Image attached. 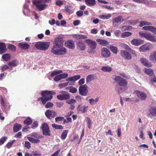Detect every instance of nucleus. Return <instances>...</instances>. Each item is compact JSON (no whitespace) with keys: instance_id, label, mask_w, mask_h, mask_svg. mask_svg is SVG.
<instances>
[{"instance_id":"f257e3e1","label":"nucleus","mask_w":156,"mask_h":156,"mask_svg":"<svg viewBox=\"0 0 156 156\" xmlns=\"http://www.w3.org/2000/svg\"><path fill=\"white\" fill-rule=\"evenodd\" d=\"M63 43L62 39L58 37L54 43L53 46L51 51L53 54L56 55H63L66 52V48L62 45Z\"/></svg>"},{"instance_id":"f03ea898","label":"nucleus","mask_w":156,"mask_h":156,"mask_svg":"<svg viewBox=\"0 0 156 156\" xmlns=\"http://www.w3.org/2000/svg\"><path fill=\"white\" fill-rule=\"evenodd\" d=\"M55 93V92L51 91H43L41 92L42 97L38 98V101L41 100L43 104H45L47 101L51 100L52 98V95Z\"/></svg>"},{"instance_id":"7ed1b4c3","label":"nucleus","mask_w":156,"mask_h":156,"mask_svg":"<svg viewBox=\"0 0 156 156\" xmlns=\"http://www.w3.org/2000/svg\"><path fill=\"white\" fill-rule=\"evenodd\" d=\"M139 23V26L140 27H142L145 25H148V26L144 27L142 28V29L143 30L150 31L154 34L156 33V27L152 26H149L152 25L151 23L146 21H141Z\"/></svg>"},{"instance_id":"20e7f679","label":"nucleus","mask_w":156,"mask_h":156,"mask_svg":"<svg viewBox=\"0 0 156 156\" xmlns=\"http://www.w3.org/2000/svg\"><path fill=\"white\" fill-rule=\"evenodd\" d=\"M42 136L38 133L35 132L31 134V136H28L27 139L29 141L32 143H37L40 141L39 139L41 138Z\"/></svg>"},{"instance_id":"39448f33","label":"nucleus","mask_w":156,"mask_h":156,"mask_svg":"<svg viewBox=\"0 0 156 156\" xmlns=\"http://www.w3.org/2000/svg\"><path fill=\"white\" fill-rule=\"evenodd\" d=\"M139 34L141 37H144L147 40L153 42L156 41V37L150 33L140 31L139 32Z\"/></svg>"},{"instance_id":"423d86ee","label":"nucleus","mask_w":156,"mask_h":156,"mask_svg":"<svg viewBox=\"0 0 156 156\" xmlns=\"http://www.w3.org/2000/svg\"><path fill=\"white\" fill-rule=\"evenodd\" d=\"M49 42H38L35 44V47L38 50L45 51L48 49L49 46Z\"/></svg>"},{"instance_id":"0eeeda50","label":"nucleus","mask_w":156,"mask_h":156,"mask_svg":"<svg viewBox=\"0 0 156 156\" xmlns=\"http://www.w3.org/2000/svg\"><path fill=\"white\" fill-rule=\"evenodd\" d=\"M33 3L34 5L36 6V9L39 11L44 10L48 6L47 4L42 3L37 0H34Z\"/></svg>"},{"instance_id":"6e6552de","label":"nucleus","mask_w":156,"mask_h":156,"mask_svg":"<svg viewBox=\"0 0 156 156\" xmlns=\"http://www.w3.org/2000/svg\"><path fill=\"white\" fill-rule=\"evenodd\" d=\"M115 80L119 85L121 86H125L127 84V82L125 80L119 76H115Z\"/></svg>"},{"instance_id":"1a4fd4ad","label":"nucleus","mask_w":156,"mask_h":156,"mask_svg":"<svg viewBox=\"0 0 156 156\" xmlns=\"http://www.w3.org/2000/svg\"><path fill=\"white\" fill-rule=\"evenodd\" d=\"M85 42L89 47L92 50H94L97 47V43L92 40L88 39L86 40Z\"/></svg>"},{"instance_id":"9d476101","label":"nucleus","mask_w":156,"mask_h":156,"mask_svg":"<svg viewBox=\"0 0 156 156\" xmlns=\"http://www.w3.org/2000/svg\"><path fill=\"white\" fill-rule=\"evenodd\" d=\"M62 73V71L61 70L56 69L53 71L51 74V76L52 77L57 74H59L62 79L66 78L68 76L67 73H64L60 74Z\"/></svg>"},{"instance_id":"9b49d317","label":"nucleus","mask_w":156,"mask_h":156,"mask_svg":"<svg viewBox=\"0 0 156 156\" xmlns=\"http://www.w3.org/2000/svg\"><path fill=\"white\" fill-rule=\"evenodd\" d=\"M87 87V86L86 84L80 86L79 89L80 94L82 96H86L88 92Z\"/></svg>"},{"instance_id":"f8f14e48","label":"nucleus","mask_w":156,"mask_h":156,"mask_svg":"<svg viewBox=\"0 0 156 156\" xmlns=\"http://www.w3.org/2000/svg\"><path fill=\"white\" fill-rule=\"evenodd\" d=\"M89 106L85 105H83L82 104L79 105L77 107V110L81 113H84L87 112Z\"/></svg>"},{"instance_id":"ddd939ff","label":"nucleus","mask_w":156,"mask_h":156,"mask_svg":"<svg viewBox=\"0 0 156 156\" xmlns=\"http://www.w3.org/2000/svg\"><path fill=\"white\" fill-rule=\"evenodd\" d=\"M45 114L46 117L49 119L54 118L57 115V113L53 110H47Z\"/></svg>"},{"instance_id":"4468645a","label":"nucleus","mask_w":156,"mask_h":156,"mask_svg":"<svg viewBox=\"0 0 156 156\" xmlns=\"http://www.w3.org/2000/svg\"><path fill=\"white\" fill-rule=\"evenodd\" d=\"M42 129L43 135L48 136L50 135L49 128L47 124H43L42 125Z\"/></svg>"},{"instance_id":"2eb2a0df","label":"nucleus","mask_w":156,"mask_h":156,"mask_svg":"<svg viewBox=\"0 0 156 156\" xmlns=\"http://www.w3.org/2000/svg\"><path fill=\"white\" fill-rule=\"evenodd\" d=\"M148 115L151 118L153 117H156V106H151L148 109Z\"/></svg>"},{"instance_id":"dca6fc26","label":"nucleus","mask_w":156,"mask_h":156,"mask_svg":"<svg viewBox=\"0 0 156 156\" xmlns=\"http://www.w3.org/2000/svg\"><path fill=\"white\" fill-rule=\"evenodd\" d=\"M135 92L136 94L138 97L142 100H145L147 97V95L144 92L136 90L135 91Z\"/></svg>"},{"instance_id":"f3484780","label":"nucleus","mask_w":156,"mask_h":156,"mask_svg":"<svg viewBox=\"0 0 156 156\" xmlns=\"http://www.w3.org/2000/svg\"><path fill=\"white\" fill-rule=\"evenodd\" d=\"M120 55L122 57L127 60H130L132 58L130 54L128 52L124 50L121 51Z\"/></svg>"},{"instance_id":"a211bd4d","label":"nucleus","mask_w":156,"mask_h":156,"mask_svg":"<svg viewBox=\"0 0 156 156\" xmlns=\"http://www.w3.org/2000/svg\"><path fill=\"white\" fill-rule=\"evenodd\" d=\"M122 19V16H120L115 18L112 20L113 25L114 27H117L118 25L121 23L122 22L121 20Z\"/></svg>"},{"instance_id":"6ab92c4d","label":"nucleus","mask_w":156,"mask_h":156,"mask_svg":"<svg viewBox=\"0 0 156 156\" xmlns=\"http://www.w3.org/2000/svg\"><path fill=\"white\" fill-rule=\"evenodd\" d=\"M110 51L107 48H103L101 50V55L104 57H109L110 56Z\"/></svg>"},{"instance_id":"aec40b11","label":"nucleus","mask_w":156,"mask_h":156,"mask_svg":"<svg viewBox=\"0 0 156 156\" xmlns=\"http://www.w3.org/2000/svg\"><path fill=\"white\" fill-rule=\"evenodd\" d=\"M65 46L68 48L73 49L75 47L74 42L72 40H70L65 43Z\"/></svg>"},{"instance_id":"412c9836","label":"nucleus","mask_w":156,"mask_h":156,"mask_svg":"<svg viewBox=\"0 0 156 156\" xmlns=\"http://www.w3.org/2000/svg\"><path fill=\"white\" fill-rule=\"evenodd\" d=\"M77 48L81 51L84 50L86 48V45L82 41H79L76 42Z\"/></svg>"},{"instance_id":"4be33fe9","label":"nucleus","mask_w":156,"mask_h":156,"mask_svg":"<svg viewBox=\"0 0 156 156\" xmlns=\"http://www.w3.org/2000/svg\"><path fill=\"white\" fill-rule=\"evenodd\" d=\"M143 41L140 39H134L131 41V43L134 45L139 46L143 43Z\"/></svg>"},{"instance_id":"5701e85b","label":"nucleus","mask_w":156,"mask_h":156,"mask_svg":"<svg viewBox=\"0 0 156 156\" xmlns=\"http://www.w3.org/2000/svg\"><path fill=\"white\" fill-rule=\"evenodd\" d=\"M18 46L22 49L27 50L30 47L29 44L23 42L20 43L18 44Z\"/></svg>"},{"instance_id":"b1692460","label":"nucleus","mask_w":156,"mask_h":156,"mask_svg":"<svg viewBox=\"0 0 156 156\" xmlns=\"http://www.w3.org/2000/svg\"><path fill=\"white\" fill-rule=\"evenodd\" d=\"M80 78V75H77L68 78L66 79V80L67 81H70L73 82L79 79Z\"/></svg>"},{"instance_id":"393cba45","label":"nucleus","mask_w":156,"mask_h":156,"mask_svg":"<svg viewBox=\"0 0 156 156\" xmlns=\"http://www.w3.org/2000/svg\"><path fill=\"white\" fill-rule=\"evenodd\" d=\"M140 62L144 66L147 67H151V64L149 63L148 60L145 58H141L140 60Z\"/></svg>"},{"instance_id":"a878e982","label":"nucleus","mask_w":156,"mask_h":156,"mask_svg":"<svg viewBox=\"0 0 156 156\" xmlns=\"http://www.w3.org/2000/svg\"><path fill=\"white\" fill-rule=\"evenodd\" d=\"M6 46L4 43L0 42V54H2L6 52Z\"/></svg>"},{"instance_id":"bb28decb","label":"nucleus","mask_w":156,"mask_h":156,"mask_svg":"<svg viewBox=\"0 0 156 156\" xmlns=\"http://www.w3.org/2000/svg\"><path fill=\"white\" fill-rule=\"evenodd\" d=\"M150 46L148 44H145L141 46L139 48V50L140 52H145L149 50L150 49Z\"/></svg>"},{"instance_id":"cd10ccee","label":"nucleus","mask_w":156,"mask_h":156,"mask_svg":"<svg viewBox=\"0 0 156 156\" xmlns=\"http://www.w3.org/2000/svg\"><path fill=\"white\" fill-rule=\"evenodd\" d=\"M112 14H108L106 15H99L98 17L102 19L105 20L109 19L112 16Z\"/></svg>"},{"instance_id":"c85d7f7f","label":"nucleus","mask_w":156,"mask_h":156,"mask_svg":"<svg viewBox=\"0 0 156 156\" xmlns=\"http://www.w3.org/2000/svg\"><path fill=\"white\" fill-rule=\"evenodd\" d=\"M22 126L20 124L15 123L13 127V131L14 132H17L19 131L21 128Z\"/></svg>"},{"instance_id":"c756f323","label":"nucleus","mask_w":156,"mask_h":156,"mask_svg":"<svg viewBox=\"0 0 156 156\" xmlns=\"http://www.w3.org/2000/svg\"><path fill=\"white\" fill-rule=\"evenodd\" d=\"M99 101V98H96L95 99L93 98H91L89 99V104L91 105H95Z\"/></svg>"},{"instance_id":"7c9ffc66","label":"nucleus","mask_w":156,"mask_h":156,"mask_svg":"<svg viewBox=\"0 0 156 156\" xmlns=\"http://www.w3.org/2000/svg\"><path fill=\"white\" fill-rule=\"evenodd\" d=\"M86 5L89 6H94L95 4V0H85Z\"/></svg>"},{"instance_id":"2f4dec72","label":"nucleus","mask_w":156,"mask_h":156,"mask_svg":"<svg viewBox=\"0 0 156 156\" xmlns=\"http://www.w3.org/2000/svg\"><path fill=\"white\" fill-rule=\"evenodd\" d=\"M144 72L150 76H152L154 74L153 70L150 68H145L144 69Z\"/></svg>"},{"instance_id":"473e14b6","label":"nucleus","mask_w":156,"mask_h":156,"mask_svg":"<svg viewBox=\"0 0 156 156\" xmlns=\"http://www.w3.org/2000/svg\"><path fill=\"white\" fill-rule=\"evenodd\" d=\"M60 93L62 95L64 100H66L69 98L70 96L67 92L65 91H61Z\"/></svg>"},{"instance_id":"72a5a7b5","label":"nucleus","mask_w":156,"mask_h":156,"mask_svg":"<svg viewBox=\"0 0 156 156\" xmlns=\"http://www.w3.org/2000/svg\"><path fill=\"white\" fill-rule=\"evenodd\" d=\"M94 74H90L87 76L86 78V83L88 84L94 79Z\"/></svg>"},{"instance_id":"f704fd0d","label":"nucleus","mask_w":156,"mask_h":156,"mask_svg":"<svg viewBox=\"0 0 156 156\" xmlns=\"http://www.w3.org/2000/svg\"><path fill=\"white\" fill-rule=\"evenodd\" d=\"M101 69L104 72H110L112 70V68L108 66H104L102 67Z\"/></svg>"},{"instance_id":"c9c22d12","label":"nucleus","mask_w":156,"mask_h":156,"mask_svg":"<svg viewBox=\"0 0 156 156\" xmlns=\"http://www.w3.org/2000/svg\"><path fill=\"white\" fill-rule=\"evenodd\" d=\"M32 121L31 119L29 117H28L26 119H25L23 121V123L24 124L29 125L32 124Z\"/></svg>"},{"instance_id":"e433bc0d","label":"nucleus","mask_w":156,"mask_h":156,"mask_svg":"<svg viewBox=\"0 0 156 156\" xmlns=\"http://www.w3.org/2000/svg\"><path fill=\"white\" fill-rule=\"evenodd\" d=\"M75 37L77 39H85L87 37V36L83 34H75Z\"/></svg>"},{"instance_id":"4c0bfd02","label":"nucleus","mask_w":156,"mask_h":156,"mask_svg":"<svg viewBox=\"0 0 156 156\" xmlns=\"http://www.w3.org/2000/svg\"><path fill=\"white\" fill-rule=\"evenodd\" d=\"M96 41L99 42L100 44L103 46L107 45L108 44V42L105 40L97 39Z\"/></svg>"},{"instance_id":"58836bf2","label":"nucleus","mask_w":156,"mask_h":156,"mask_svg":"<svg viewBox=\"0 0 156 156\" xmlns=\"http://www.w3.org/2000/svg\"><path fill=\"white\" fill-rule=\"evenodd\" d=\"M2 58L5 61H8L10 59V55L9 54H5L2 55Z\"/></svg>"},{"instance_id":"ea45409f","label":"nucleus","mask_w":156,"mask_h":156,"mask_svg":"<svg viewBox=\"0 0 156 156\" xmlns=\"http://www.w3.org/2000/svg\"><path fill=\"white\" fill-rule=\"evenodd\" d=\"M150 59L152 61H156V51L151 54Z\"/></svg>"},{"instance_id":"a19ab883","label":"nucleus","mask_w":156,"mask_h":156,"mask_svg":"<svg viewBox=\"0 0 156 156\" xmlns=\"http://www.w3.org/2000/svg\"><path fill=\"white\" fill-rule=\"evenodd\" d=\"M110 50L114 53L116 54L118 52L117 48L115 46L110 45Z\"/></svg>"},{"instance_id":"79ce46f5","label":"nucleus","mask_w":156,"mask_h":156,"mask_svg":"<svg viewBox=\"0 0 156 156\" xmlns=\"http://www.w3.org/2000/svg\"><path fill=\"white\" fill-rule=\"evenodd\" d=\"M8 65L10 66L15 67L17 66L18 64L16 62V60L9 62L8 63Z\"/></svg>"},{"instance_id":"37998d69","label":"nucleus","mask_w":156,"mask_h":156,"mask_svg":"<svg viewBox=\"0 0 156 156\" xmlns=\"http://www.w3.org/2000/svg\"><path fill=\"white\" fill-rule=\"evenodd\" d=\"M52 126L56 129H63V127L62 125H57L54 123H53L52 124Z\"/></svg>"},{"instance_id":"c03bdc74","label":"nucleus","mask_w":156,"mask_h":156,"mask_svg":"<svg viewBox=\"0 0 156 156\" xmlns=\"http://www.w3.org/2000/svg\"><path fill=\"white\" fill-rule=\"evenodd\" d=\"M133 1L137 3H144L145 4H148L149 2L147 0H133Z\"/></svg>"},{"instance_id":"a18cd8bd","label":"nucleus","mask_w":156,"mask_h":156,"mask_svg":"<svg viewBox=\"0 0 156 156\" xmlns=\"http://www.w3.org/2000/svg\"><path fill=\"white\" fill-rule=\"evenodd\" d=\"M132 35V33L129 32H123L121 35L122 37L124 38L126 37H128L131 36Z\"/></svg>"},{"instance_id":"49530a36","label":"nucleus","mask_w":156,"mask_h":156,"mask_svg":"<svg viewBox=\"0 0 156 156\" xmlns=\"http://www.w3.org/2000/svg\"><path fill=\"white\" fill-rule=\"evenodd\" d=\"M68 131L65 130L61 134V137L63 139H65L66 137Z\"/></svg>"},{"instance_id":"de8ad7c7","label":"nucleus","mask_w":156,"mask_h":156,"mask_svg":"<svg viewBox=\"0 0 156 156\" xmlns=\"http://www.w3.org/2000/svg\"><path fill=\"white\" fill-rule=\"evenodd\" d=\"M8 48L13 52L15 51L16 49V47L14 45L11 44L8 45Z\"/></svg>"},{"instance_id":"09e8293b","label":"nucleus","mask_w":156,"mask_h":156,"mask_svg":"<svg viewBox=\"0 0 156 156\" xmlns=\"http://www.w3.org/2000/svg\"><path fill=\"white\" fill-rule=\"evenodd\" d=\"M69 82H68L67 83H60L58 85V87H59L60 89L65 87H66L69 84Z\"/></svg>"},{"instance_id":"8fccbe9b","label":"nucleus","mask_w":156,"mask_h":156,"mask_svg":"<svg viewBox=\"0 0 156 156\" xmlns=\"http://www.w3.org/2000/svg\"><path fill=\"white\" fill-rule=\"evenodd\" d=\"M151 81L152 84L156 86V77L154 76L151 78Z\"/></svg>"},{"instance_id":"3c124183","label":"nucleus","mask_w":156,"mask_h":156,"mask_svg":"<svg viewBox=\"0 0 156 156\" xmlns=\"http://www.w3.org/2000/svg\"><path fill=\"white\" fill-rule=\"evenodd\" d=\"M38 126V122L36 121H34L32 124L31 128L34 129Z\"/></svg>"},{"instance_id":"603ef678","label":"nucleus","mask_w":156,"mask_h":156,"mask_svg":"<svg viewBox=\"0 0 156 156\" xmlns=\"http://www.w3.org/2000/svg\"><path fill=\"white\" fill-rule=\"evenodd\" d=\"M76 102V101L74 99H71L66 101V103L69 104H75Z\"/></svg>"},{"instance_id":"864d4df0","label":"nucleus","mask_w":156,"mask_h":156,"mask_svg":"<svg viewBox=\"0 0 156 156\" xmlns=\"http://www.w3.org/2000/svg\"><path fill=\"white\" fill-rule=\"evenodd\" d=\"M69 92L72 93H75L77 92V90L73 87H70L69 89Z\"/></svg>"},{"instance_id":"5fc2aeb1","label":"nucleus","mask_w":156,"mask_h":156,"mask_svg":"<svg viewBox=\"0 0 156 156\" xmlns=\"http://www.w3.org/2000/svg\"><path fill=\"white\" fill-rule=\"evenodd\" d=\"M15 140H12L11 141L7 143L6 145V147L8 148H10L12 145L13 144L14 142H15Z\"/></svg>"},{"instance_id":"6e6d98bb","label":"nucleus","mask_w":156,"mask_h":156,"mask_svg":"<svg viewBox=\"0 0 156 156\" xmlns=\"http://www.w3.org/2000/svg\"><path fill=\"white\" fill-rule=\"evenodd\" d=\"M64 117H57L55 119V122H57L59 121H62Z\"/></svg>"},{"instance_id":"4d7b16f0","label":"nucleus","mask_w":156,"mask_h":156,"mask_svg":"<svg viewBox=\"0 0 156 156\" xmlns=\"http://www.w3.org/2000/svg\"><path fill=\"white\" fill-rule=\"evenodd\" d=\"M7 138L6 136H4L0 139V145L3 144Z\"/></svg>"},{"instance_id":"13d9d810","label":"nucleus","mask_w":156,"mask_h":156,"mask_svg":"<svg viewBox=\"0 0 156 156\" xmlns=\"http://www.w3.org/2000/svg\"><path fill=\"white\" fill-rule=\"evenodd\" d=\"M53 106V104L52 103L48 102L46 103L45 105V107L46 108H48L51 107H52Z\"/></svg>"},{"instance_id":"bf43d9fd","label":"nucleus","mask_w":156,"mask_h":156,"mask_svg":"<svg viewBox=\"0 0 156 156\" xmlns=\"http://www.w3.org/2000/svg\"><path fill=\"white\" fill-rule=\"evenodd\" d=\"M25 146L27 148L29 149L31 147V144L29 142L26 141L25 142Z\"/></svg>"},{"instance_id":"052dcab7","label":"nucleus","mask_w":156,"mask_h":156,"mask_svg":"<svg viewBox=\"0 0 156 156\" xmlns=\"http://www.w3.org/2000/svg\"><path fill=\"white\" fill-rule=\"evenodd\" d=\"M61 79H62L61 78V76L60 74H59L56 76L55 77L54 79V80L55 81L57 82Z\"/></svg>"},{"instance_id":"680f3d73","label":"nucleus","mask_w":156,"mask_h":156,"mask_svg":"<svg viewBox=\"0 0 156 156\" xmlns=\"http://www.w3.org/2000/svg\"><path fill=\"white\" fill-rule=\"evenodd\" d=\"M122 47L124 49L128 51L131 49V48L129 47L126 44H123L122 45Z\"/></svg>"},{"instance_id":"e2e57ef3","label":"nucleus","mask_w":156,"mask_h":156,"mask_svg":"<svg viewBox=\"0 0 156 156\" xmlns=\"http://www.w3.org/2000/svg\"><path fill=\"white\" fill-rule=\"evenodd\" d=\"M65 11L66 12L69 13H71V7L70 6H66L65 7Z\"/></svg>"},{"instance_id":"0e129e2a","label":"nucleus","mask_w":156,"mask_h":156,"mask_svg":"<svg viewBox=\"0 0 156 156\" xmlns=\"http://www.w3.org/2000/svg\"><path fill=\"white\" fill-rule=\"evenodd\" d=\"M9 68V67L7 65H4L2 66L1 69L2 71H4L8 69Z\"/></svg>"},{"instance_id":"69168bd1","label":"nucleus","mask_w":156,"mask_h":156,"mask_svg":"<svg viewBox=\"0 0 156 156\" xmlns=\"http://www.w3.org/2000/svg\"><path fill=\"white\" fill-rule=\"evenodd\" d=\"M86 119L87 121L88 127L89 129H90L91 126V121L90 118H89V117H87L86 118Z\"/></svg>"},{"instance_id":"338daca9","label":"nucleus","mask_w":156,"mask_h":156,"mask_svg":"<svg viewBox=\"0 0 156 156\" xmlns=\"http://www.w3.org/2000/svg\"><path fill=\"white\" fill-rule=\"evenodd\" d=\"M63 4V2L59 0H57L56 2V4L58 6H61Z\"/></svg>"},{"instance_id":"774afa93","label":"nucleus","mask_w":156,"mask_h":156,"mask_svg":"<svg viewBox=\"0 0 156 156\" xmlns=\"http://www.w3.org/2000/svg\"><path fill=\"white\" fill-rule=\"evenodd\" d=\"M76 14L78 16L81 17L83 15V12L81 11H78L76 12Z\"/></svg>"}]
</instances>
